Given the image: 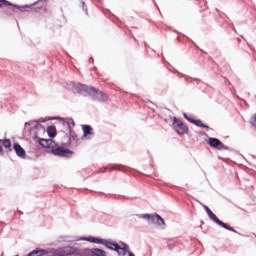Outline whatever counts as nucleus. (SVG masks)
I'll return each instance as SVG.
<instances>
[{
  "label": "nucleus",
  "instance_id": "obj_21",
  "mask_svg": "<svg viewBox=\"0 0 256 256\" xmlns=\"http://www.w3.org/2000/svg\"><path fill=\"white\" fill-rule=\"evenodd\" d=\"M204 209H205L207 215H209L211 212V209H209V207H207V206H204Z\"/></svg>",
  "mask_w": 256,
  "mask_h": 256
},
{
  "label": "nucleus",
  "instance_id": "obj_18",
  "mask_svg": "<svg viewBox=\"0 0 256 256\" xmlns=\"http://www.w3.org/2000/svg\"><path fill=\"white\" fill-rule=\"evenodd\" d=\"M113 169H115V167L102 168L100 169V173H107V171H113Z\"/></svg>",
  "mask_w": 256,
  "mask_h": 256
},
{
  "label": "nucleus",
  "instance_id": "obj_6",
  "mask_svg": "<svg viewBox=\"0 0 256 256\" xmlns=\"http://www.w3.org/2000/svg\"><path fill=\"white\" fill-rule=\"evenodd\" d=\"M89 92L96 98L98 101H105L107 100V94L101 92V90H97L94 87L89 89Z\"/></svg>",
  "mask_w": 256,
  "mask_h": 256
},
{
  "label": "nucleus",
  "instance_id": "obj_2",
  "mask_svg": "<svg viewBox=\"0 0 256 256\" xmlns=\"http://www.w3.org/2000/svg\"><path fill=\"white\" fill-rule=\"evenodd\" d=\"M173 129L178 133V135H185V133H189L187 125L177 119V117L173 118Z\"/></svg>",
  "mask_w": 256,
  "mask_h": 256
},
{
  "label": "nucleus",
  "instance_id": "obj_16",
  "mask_svg": "<svg viewBox=\"0 0 256 256\" xmlns=\"http://www.w3.org/2000/svg\"><path fill=\"white\" fill-rule=\"evenodd\" d=\"M47 253H49L47 250H34V251H32V255H36V256L47 255Z\"/></svg>",
  "mask_w": 256,
  "mask_h": 256
},
{
  "label": "nucleus",
  "instance_id": "obj_17",
  "mask_svg": "<svg viewBox=\"0 0 256 256\" xmlns=\"http://www.w3.org/2000/svg\"><path fill=\"white\" fill-rule=\"evenodd\" d=\"M39 143L40 145H42V147H49V143H51V141L46 139H40Z\"/></svg>",
  "mask_w": 256,
  "mask_h": 256
},
{
  "label": "nucleus",
  "instance_id": "obj_3",
  "mask_svg": "<svg viewBox=\"0 0 256 256\" xmlns=\"http://www.w3.org/2000/svg\"><path fill=\"white\" fill-rule=\"evenodd\" d=\"M75 253V248L71 246H66L63 248H58L52 252L53 256H69V255H74Z\"/></svg>",
  "mask_w": 256,
  "mask_h": 256
},
{
  "label": "nucleus",
  "instance_id": "obj_14",
  "mask_svg": "<svg viewBox=\"0 0 256 256\" xmlns=\"http://www.w3.org/2000/svg\"><path fill=\"white\" fill-rule=\"evenodd\" d=\"M47 133L49 135V137H55L57 135V128H55V126H49L47 128Z\"/></svg>",
  "mask_w": 256,
  "mask_h": 256
},
{
  "label": "nucleus",
  "instance_id": "obj_4",
  "mask_svg": "<svg viewBox=\"0 0 256 256\" xmlns=\"http://www.w3.org/2000/svg\"><path fill=\"white\" fill-rule=\"evenodd\" d=\"M52 155L56 157H70V155H73V151L64 147H56L52 149Z\"/></svg>",
  "mask_w": 256,
  "mask_h": 256
},
{
  "label": "nucleus",
  "instance_id": "obj_8",
  "mask_svg": "<svg viewBox=\"0 0 256 256\" xmlns=\"http://www.w3.org/2000/svg\"><path fill=\"white\" fill-rule=\"evenodd\" d=\"M185 119L189 121V123H193V125H196V127H202V129H209V126L203 124V121L201 120H195L191 117L187 116V114H183Z\"/></svg>",
  "mask_w": 256,
  "mask_h": 256
},
{
  "label": "nucleus",
  "instance_id": "obj_12",
  "mask_svg": "<svg viewBox=\"0 0 256 256\" xmlns=\"http://www.w3.org/2000/svg\"><path fill=\"white\" fill-rule=\"evenodd\" d=\"M82 131H83V135L84 137H89V135H93V128L89 125H82Z\"/></svg>",
  "mask_w": 256,
  "mask_h": 256
},
{
  "label": "nucleus",
  "instance_id": "obj_11",
  "mask_svg": "<svg viewBox=\"0 0 256 256\" xmlns=\"http://www.w3.org/2000/svg\"><path fill=\"white\" fill-rule=\"evenodd\" d=\"M14 151L16 152V155H18V157H20L21 159H25L26 156V152L25 149H23V147H21L19 144H14Z\"/></svg>",
  "mask_w": 256,
  "mask_h": 256
},
{
  "label": "nucleus",
  "instance_id": "obj_23",
  "mask_svg": "<svg viewBox=\"0 0 256 256\" xmlns=\"http://www.w3.org/2000/svg\"><path fill=\"white\" fill-rule=\"evenodd\" d=\"M128 256H135L132 252H129Z\"/></svg>",
  "mask_w": 256,
  "mask_h": 256
},
{
  "label": "nucleus",
  "instance_id": "obj_19",
  "mask_svg": "<svg viewBox=\"0 0 256 256\" xmlns=\"http://www.w3.org/2000/svg\"><path fill=\"white\" fill-rule=\"evenodd\" d=\"M142 217H143L144 219H151V220H152L153 215L143 214Z\"/></svg>",
  "mask_w": 256,
  "mask_h": 256
},
{
  "label": "nucleus",
  "instance_id": "obj_7",
  "mask_svg": "<svg viewBox=\"0 0 256 256\" xmlns=\"http://www.w3.org/2000/svg\"><path fill=\"white\" fill-rule=\"evenodd\" d=\"M208 145H210V147H213L214 149H219V150L225 148V144H223V142H221L217 138H209Z\"/></svg>",
  "mask_w": 256,
  "mask_h": 256
},
{
  "label": "nucleus",
  "instance_id": "obj_13",
  "mask_svg": "<svg viewBox=\"0 0 256 256\" xmlns=\"http://www.w3.org/2000/svg\"><path fill=\"white\" fill-rule=\"evenodd\" d=\"M152 221L157 223V225H165V220L159 214L152 215Z\"/></svg>",
  "mask_w": 256,
  "mask_h": 256
},
{
  "label": "nucleus",
  "instance_id": "obj_20",
  "mask_svg": "<svg viewBox=\"0 0 256 256\" xmlns=\"http://www.w3.org/2000/svg\"><path fill=\"white\" fill-rule=\"evenodd\" d=\"M204 209H205L207 215H209L211 212V209H209V207H207V206H204Z\"/></svg>",
  "mask_w": 256,
  "mask_h": 256
},
{
  "label": "nucleus",
  "instance_id": "obj_9",
  "mask_svg": "<svg viewBox=\"0 0 256 256\" xmlns=\"http://www.w3.org/2000/svg\"><path fill=\"white\" fill-rule=\"evenodd\" d=\"M3 5L5 7H11V8H9V11H10L9 15H13V13H15V10L19 9V6L13 5V4H11V2H9L7 0H0V7H3Z\"/></svg>",
  "mask_w": 256,
  "mask_h": 256
},
{
  "label": "nucleus",
  "instance_id": "obj_22",
  "mask_svg": "<svg viewBox=\"0 0 256 256\" xmlns=\"http://www.w3.org/2000/svg\"><path fill=\"white\" fill-rule=\"evenodd\" d=\"M28 256H37V255L33 254V252H31L30 254H28Z\"/></svg>",
  "mask_w": 256,
  "mask_h": 256
},
{
  "label": "nucleus",
  "instance_id": "obj_15",
  "mask_svg": "<svg viewBox=\"0 0 256 256\" xmlns=\"http://www.w3.org/2000/svg\"><path fill=\"white\" fill-rule=\"evenodd\" d=\"M92 253H93V255H96V256H107V252H105L104 250H101L99 248L92 249Z\"/></svg>",
  "mask_w": 256,
  "mask_h": 256
},
{
  "label": "nucleus",
  "instance_id": "obj_10",
  "mask_svg": "<svg viewBox=\"0 0 256 256\" xmlns=\"http://www.w3.org/2000/svg\"><path fill=\"white\" fill-rule=\"evenodd\" d=\"M3 147L11 151V140L9 139L0 140V155H3Z\"/></svg>",
  "mask_w": 256,
  "mask_h": 256
},
{
  "label": "nucleus",
  "instance_id": "obj_1",
  "mask_svg": "<svg viewBox=\"0 0 256 256\" xmlns=\"http://www.w3.org/2000/svg\"><path fill=\"white\" fill-rule=\"evenodd\" d=\"M85 241H89L90 243H96L98 245H104L106 249H110L111 251H116V253H118V255L120 256L127 255V251H129V246L125 243H123L121 247L119 246V244L113 241L101 239L97 237H89V238H86Z\"/></svg>",
  "mask_w": 256,
  "mask_h": 256
},
{
  "label": "nucleus",
  "instance_id": "obj_24",
  "mask_svg": "<svg viewBox=\"0 0 256 256\" xmlns=\"http://www.w3.org/2000/svg\"><path fill=\"white\" fill-rule=\"evenodd\" d=\"M251 125H252L253 127H255V122L252 121V122H251Z\"/></svg>",
  "mask_w": 256,
  "mask_h": 256
},
{
  "label": "nucleus",
  "instance_id": "obj_5",
  "mask_svg": "<svg viewBox=\"0 0 256 256\" xmlns=\"http://www.w3.org/2000/svg\"><path fill=\"white\" fill-rule=\"evenodd\" d=\"M208 216L210 217V219H212V221H214V223H217V225H219L220 227H223L224 229H227L228 231H232L233 233H237V230H234L233 227L225 224V222L219 220V218H217V215H215V213H213V211H211Z\"/></svg>",
  "mask_w": 256,
  "mask_h": 256
}]
</instances>
